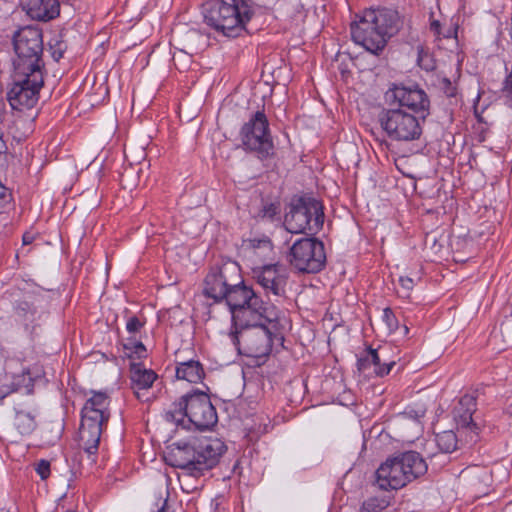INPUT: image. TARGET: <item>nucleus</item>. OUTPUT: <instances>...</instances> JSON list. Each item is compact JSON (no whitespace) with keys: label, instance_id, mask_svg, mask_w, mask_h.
<instances>
[{"label":"nucleus","instance_id":"46","mask_svg":"<svg viewBox=\"0 0 512 512\" xmlns=\"http://www.w3.org/2000/svg\"><path fill=\"white\" fill-rule=\"evenodd\" d=\"M507 98L508 106L512 109V90L502 91Z\"/></svg>","mask_w":512,"mask_h":512},{"label":"nucleus","instance_id":"40","mask_svg":"<svg viewBox=\"0 0 512 512\" xmlns=\"http://www.w3.org/2000/svg\"><path fill=\"white\" fill-rule=\"evenodd\" d=\"M430 31L438 38L441 39V23L439 20L433 19L430 22Z\"/></svg>","mask_w":512,"mask_h":512},{"label":"nucleus","instance_id":"45","mask_svg":"<svg viewBox=\"0 0 512 512\" xmlns=\"http://www.w3.org/2000/svg\"><path fill=\"white\" fill-rule=\"evenodd\" d=\"M34 237L30 233H24L22 236L23 245H29L33 242Z\"/></svg>","mask_w":512,"mask_h":512},{"label":"nucleus","instance_id":"41","mask_svg":"<svg viewBox=\"0 0 512 512\" xmlns=\"http://www.w3.org/2000/svg\"><path fill=\"white\" fill-rule=\"evenodd\" d=\"M15 392L13 387L10 384H3L0 386V403L3 399H5L8 395Z\"/></svg>","mask_w":512,"mask_h":512},{"label":"nucleus","instance_id":"13","mask_svg":"<svg viewBox=\"0 0 512 512\" xmlns=\"http://www.w3.org/2000/svg\"><path fill=\"white\" fill-rule=\"evenodd\" d=\"M223 300H225L232 313L231 320H236L235 312L243 309L251 310L263 320H280L278 314H268L267 304L255 293L252 287L244 283L241 272H239L238 277H234Z\"/></svg>","mask_w":512,"mask_h":512},{"label":"nucleus","instance_id":"9","mask_svg":"<svg viewBox=\"0 0 512 512\" xmlns=\"http://www.w3.org/2000/svg\"><path fill=\"white\" fill-rule=\"evenodd\" d=\"M13 48L16 53L14 71L25 74L27 72L45 73L43 60V33L42 30L25 26L14 32L12 37Z\"/></svg>","mask_w":512,"mask_h":512},{"label":"nucleus","instance_id":"35","mask_svg":"<svg viewBox=\"0 0 512 512\" xmlns=\"http://www.w3.org/2000/svg\"><path fill=\"white\" fill-rule=\"evenodd\" d=\"M381 328H386L390 333L401 331L403 336H406L409 332L408 327L405 325V322H378Z\"/></svg>","mask_w":512,"mask_h":512},{"label":"nucleus","instance_id":"39","mask_svg":"<svg viewBox=\"0 0 512 512\" xmlns=\"http://www.w3.org/2000/svg\"><path fill=\"white\" fill-rule=\"evenodd\" d=\"M36 472L39 474L42 480H45L50 475V462L47 460H40L36 466Z\"/></svg>","mask_w":512,"mask_h":512},{"label":"nucleus","instance_id":"29","mask_svg":"<svg viewBox=\"0 0 512 512\" xmlns=\"http://www.w3.org/2000/svg\"><path fill=\"white\" fill-rule=\"evenodd\" d=\"M123 348L128 358L142 359L146 357V347L141 341L135 338H128L127 342L123 344Z\"/></svg>","mask_w":512,"mask_h":512},{"label":"nucleus","instance_id":"43","mask_svg":"<svg viewBox=\"0 0 512 512\" xmlns=\"http://www.w3.org/2000/svg\"><path fill=\"white\" fill-rule=\"evenodd\" d=\"M503 411L505 414L512 416V395L505 398Z\"/></svg>","mask_w":512,"mask_h":512},{"label":"nucleus","instance_id":"5","mask_svg":"<svg viewBox=\"0 0 512 512\" xmlns=\"http://www.w3.org/2000/svg\"><path fill=\"white\" fill-rule=\"evenodd\" d=\"M164 418L177 427L190 429L193 426L199 431L211 429L218 421L210 396L199 389H192L173 402L165 411Z\"/></svg>","mask_w":512,"mask_h":512},{"label":"nucleus","instance_id":"19","mask_svg":"<svg viewBox=\"0 0 512 512\" xmlns=\"http://www.w3.org/2000/svg\"><path fill=\"white\" fill-rule=\"evenodd\" d=\"M108 420L81 416L79 428V446L83 448L91 463L95 462L98 452L103 427L107 425Z\"/></svg>","mask_w":512,"mask_h":512},{"label":"nucleus","instance_id":"8","mask_svg":"<svg viewBox=\"0 0 512 512\" xmlns=\"http://www.w3.org/2000/svg\"><path fill=\"white\" fill-rule=\"evenodd\" d=\"M426 120L394 106H383L377 114V123L392 142L408 144L419 141Z\"/></svg>","mask_w":512,"mask_h":512},{"label":"nucleus","instance_id":"23","mask_svg":"<svg viewBox=\"0 0 512 512\" xmlns=\"http://www.w3.org/2000/svg\"><path fill=\"white\" fill-rule=\"evenodd\" d=\"M13 426L17 432L22 435H30L37 427L36 408L24 404L14 407Z\"/></svg>","mask_w":512,"mask_h":512},{"label":"nucleus","instance_id":"30","mask_svg":"<svg viewBox=\"0 0 512 512\" xmlns=\"http://www.w3.org/2000/svg\"><path fill=\"white\" fill-rule=\"evenodd\" d=\"M417 64L422 70L426 72H431L436 69V61L434 56L429 52L428 49H425L421 45L417 47Z\"/></svg>","mask_w":512,"mask_h":512},{"label":"nucleus","instance_id":"37","mask_svg":"<svg viewBox=\"0 0 512 512\" xmlns=\"http://www.w3.org/2000/svg\"><path fill=\"white\" fill-rule=\"evenodd\" d=\"M440 85L441 90L448 98L456 97L458 93L457 86L453 84L449 78L444 77L441 80Z\"/></svg>","mask_w":512,"mask_h":512},{"label":"nucleus","instance_id":"6","mask_svg":"<svg viewBox=\"0 0 512 512\" xmlns=\"http://www.w3.org/2000/svg\"><path fill=\"white\" fill-rule=\"evenodd\" d=\"M428 466L416 451L388 458L376 470V484L382 490L400 489L427 472Z\"/></svg>","mask_w":512,"mask_h":512},{"label":"nucleus","instance_id":"50","mask_svg":"<svg viewBox=\"0 0 512 512\" xmlns=\"http://www.w3.org/2000/svg\"><path fill=\"white\" fill-rule=\"evenodd\" d=\"M475 116L478 120V122H483V118L475 111Z\"/></svg>","mask_w":512,"mask_h":512},{"label":"nucleus","instance_id":"49","mask_svg":"<svg viewBox=\"0 0 512 512\" xmlns=\"http://www.w3.org/2000/svg\"><path fill=\"white\" fill-rule=\"evenodd\" d=\"M392 314V310L390 308L384 309V315L386 318H389V315Z\"/></svg>","mask_w":512,"mask_h":512},{"label":"nucleus","instance_id":"47","mask_svg":"<svg viewBox=\"0 0 512 512\" xmlns=\"http://www.w3.org/2000/svg\"><path fill=\"white\" fill-rule=\"evenodd\" d=\"M6 149H7V146H6L5 141L3 140V134L0 133V154L5 152Z\"/></svg>","mask_w":512,"mask_h":512},{"label":"nucleus","instance_id":"26","mask_svg":"<svg viewBox=\"0 0 512 512\" xmlns=\"http://www.w3.org/2000/svg\"><path fill=\"white\" fill-rule=\"evenodd\" d=\"M101 310L105 320H139L122 300L105 299L101 304Z\"/></svg>","mask_w":512,"mask_h":512},{"label":"nucleus","instance_id":"31","mask_svg":"<svg viewBox=\"0 0 512 512\" xmlns=\"http://www.w3.org/2000/svg\"><path fill=\"white\" fill-rule=\"evenodd\" d=\"M49 51L51 53V57L59 62L61 58H63L65 51L67 50V43L62 39V35H56L52 37L49 42Z\"/></svg>","mask_w":512,"mask_h":512},{"label":"nucleus","instance_id":"25","mask_svg":"<svg viewBox=\"0 0 512 512\" xmlns=\"http://www.w3.org/2000/svg\"><path fill=\"white\" fill-rule=\"evenodd\" d=\"M42 374L43 369L38 364H34L31 367H24L20 374L13 376L10 385L15 392L24 389L26 394H31L34 389V383L38 378H41Z\"/></svg>","mask_w":512,"mask_h":512},{"label":"nucleus","instance_id":"36","mask_svg":"<svg viewBox=\"0 0 512 512\" xmlns=\"http://www.w3.org/2000/svg\"><path fill=\"white\" fill-rule=\"evenodd\" d=\"M12 193L0 182V214L10 205Z\"/></svg>","mask_w":512,"mask_h":512},{"label":"nucleus","instance_id":"28","mask_svg":"<svg viewBox=\"0 0 512 512\" xmlns=\"http://www.w3.org/2000/svg\"><path fill=\"white\" fill-rule=\"evenodd\" d=\"M435 441L443 453H452L458 448V438L454 431L446 430L436 434Z\"/></svg>","mask_w":512,"mask_h":512},{"label":"nucleus","instance_id":"4","mask_svg":"<svg viewBox=\"0 0 512 512\" xmlns=\"http://www.w3.org/2000/svg\"><path fill=\"white\" fill-rule=\"evenodd\" d=\"M280 322H232L230 337L240 354L253 358L267 357L274 346L284 348Z\"/></svg>","mask_w":512,"mask_h":512},{"label":"nucleus","instance_id":"21","mask_svg":"<svg viewBox=\"0 0 512 512\" xmlns=\"http://www.w3.org/2000/svg\"><path fill=\"white\" fill-rule=\"evenodd\" d=\"M24 9L28 16L37 21H50L60 14L59 0H28Z\"/></svg>","mask_w":512,"mask_h":512},{"label":"nucleus","instance_id":"38","mask_svg":"<svg viewBox=\"0 0 512 512\" xmlns=\"http://www.w3.org/2000/svg\"><path fill=\"white\" fill-rule=\"evenodd\" d=\"M247 243H248V247H250L251 249H254V250L260 249V248L270 249L272 246L271 240L267 236H264L262 238L249 239L247 241Z\"/></svg>","mask_w":512,"mask_h":512},{"label":"nucleus","instance_id":"14","mask_svg":"<svg viewBox=\"0 0 512 512\" xmlns=\"http://www.w3.org/2000/svg\"><path fill=\"white\" fill-rule=\"evenodd\" d=\"M44 74H21L14 71L13 83L7 91V100L13 110L31 109L37 104L40 90L44 85Z\"/></svg>","mask_w":512,"mask_h":512},{"label":"nucleus","instance_id":"12","mask_svg":"<svg viewBox=\"0 0 512 512\" xmlns=\"http://www.w3.org/2000/svg\"><path fill=\"white\" fill-rule=\"evenodd\" d=\"M384 103L408 110L424 120L430 115V98L418 84L392 83L384 94Z\"/></svg>","mask_w":512,"mask_h":512},{"label":"nucleus","instance_id":"24","mask_svg":"<svg viewBox=\"0 0 512 512\" xmlns=\"http://www.w3.org/2000/svg\"><path fill=\"white\" fill-rule=\"evenodd\" d=\"M108 406L109 398L107 394L103 392H95L86 400L81 410V416L109 420L110 412L108 410Z\"/></svg>","mask_w":512,"mask_h":512},{"label":"nucleus","instance_id":"2","mask_svg":"<svg viewBox=\"0 0 512 512\" xmlns=\"http://www.w3.org/2000/svg\"><path fill=\"white\" fill-rule=\"evenodd\" d=\"M357 17L350 24L351 38L373 55H379L403 25L399 12L387 7L369 8Z\"/></svg>","mask_w":512,"mask_h":512},{"label":"nucleus","instance_id":"34","mask_svg":"<svg viewBox=\"0 0 512 512\" xmlns=\"http://www.w3.org/2000/svg\"><path fill=\"white\" fill-rule=\"evenodd\" d=\"M399 284L401 290L398 291L401 297L408 298L410 295V291L413 289L414 281L412 278L408 276H400L399 277Z\"/></svg>","mask_w":512,"mask_h":512},{"label":"nucleus","instance_id":"32","mask_svg":"<svg viewBox=\"0 0 512 512\" xmlns=\"http://www.w3.org/2000/svg\"><path fill=\"white\" fill-rule=\"evenodd\" d=\"M280 213L279 202H264L259 209L256 218L261 220L274 221L275 217Z\"/></svg>","mask_w":512,"mask_h":512},{"label":"nucleus","instance_id":"10","mask_svg":"<svg viewBox=\"0 0 512 512\" xmlns=\"http://www.w3.org/2000/svg\"><path fill=\"white\" fill-rule=\"evenodd\" d=\"M239 147L247 153H253L256 157L265 161L275 155V146L270 129V123L264 108L252 112L239 130Z\"/></svg>","mask_w":512,"mask_h":512},{"label":"nucleus","instance_id":"15","mask_svg":"<svg viewBox=\"0 0 512 512\" xmlns=\"http://www.w3.org/2000/svg\"><path fill=\"white\" fill-rule=\"evenodd\" d=\"M290 264L303 273H318L326 264L325 247L317 238H301L290 248Z\"/></svg>","mask_w":512,"mask_h":512},{"label":"nucleus","instance_id":"18","mask_svg":"<svg viewBox=\"0 0 512 512\" xmlns=\"http://www.w3.org/2000/svg\"><path fill=\"white\" fill-rule=\"evenodd\" d=\"M253 278L262 287L267 296L284 297L288 276L280 264H268L252 270Z\"/></svg>","mask_w":512,"mask_h":512},{"label":"nucleus","instance_id":"16","mask_svg":"<svg viewBox=\"0 0 512 512\" xmlns=\"http://www.w3.org/2000/svg\"><path fill=\"white\" fill-rule=\"evenodd\" d=\"M239 272L241 269L236 263L212 267L204 279V295L214 299L215 302H222L234 277L239 276Z\"/></svg>","mask_w":512,"mask_h":512},{"label":"nucleus","instance_id":"1","mask_svg":"<svg viewBox=\"0 0 512 512\" xmlns=\"http://www.w3.org/2000/svg\"><path fill=\"white\" fill-rule=\"evenodd\" d=\"M226 450V445L218 438H193L171 444L165 461L181 469L184 475L199 478L219 463Z\"/></svg>","mask_w":512,"mask_h":512},{"label":"nucleus","instance_id":"33","mask_svg":"<svg viewBox=\"0 0 512 512\" xmlns=\"http://www.w3.org/2000/svg\"><path fill=\"white\" fill-rule=\"evenodd\" d=\"M388 506L386 498L370 497L363 502L359 512H383Z\"/></svg>","mask_w":512,"mask_h":512},{"label":"nucleus","instance_id":"17","mask_svg":"<svg viewBox=\"0 0 512 512\" xmlns=\"http://www.w3.org/2000/svg\"><path fill=\"white\" fill-rule=\"evenodd\" d=\"M482 389L477 388L472 394L463 395L453 409L457 429L469 433L471 442H476L481 430L473 415L477 411V397Z\"/></svg>","mask_w":512,"mask_h":512},{"label":"nucleus","instance_id":"11","mask_svg":"<svg viewBox=\"0 0 512 512\" xmlns=\"http://www.w3.org/2000/svg\"><path fill=\"white\" fill-rule=\"evenodd\" d=\"M49 296L45 292L23 291L12 286L0 298V307L11 306L13 316L19 318H42L47 311Z\"/></svg>","mask_w":512,"mask_h":512},{"label":"nucleus","instance_id":"27","mask_svg":"<svg viewBox=\"0 0 512 512\" xmlns=\"http://www.w3.org/2000/svg\"><path fill=\"white\" fill-rule=\"evenodd\" d=\"M176 377L189 383H199L205 377L203 365L198 360L176 362Z\"/></svg>","mask_w":512,"mask_h":512},{"label":"nucleus","instance_id":"20","mask_svg":"<svg viewBox=\"0 0 512 512\" xmlns=\"http://www.w3.org/2000/svg\"><path fill=\"white\" fill-rule=\"evenodd\" d=\"M395 361H386L379 349L367 346L366 349L357 355L356 367L359 373H365L371 367L378 377H384L390 373L395 366Z\"/></svg>","mask_w":512,"mask_h":512},{"label":"nucleus","instance_id":"44","mask_svg":"<svg viewBox=\"0 0 512 512\" xmlns=\"http://www.w3.org/2000/svg\"><path fill=\"white\" fill-rule=\"evenodd\" d=\"M452 37H457V27L449 28L446 32H441V38L449 39Z\"/></svg>","mask_w":512,"mask_h":512},{"label":"nucleus","instance_id":"3","mask_svg":"<svg viewBox=\"0 0 512 512\" xmlns=\"http://www.w3.org/2000/svg\"><path fill=\"white\" fill-rule=\"evenodd\" d=\"M259 6L252 0H208L202 5L204 23L223 36L250 33L248 23Z\"/></svg>","mask_w":512,"mask_h":512},{"label":"nucleus","instance_id":"42","mask_svg":"<svg viewBox=\"0 0 512 512\" xmlns=\"http://www.w3.org/2000/svg\"><path fill=\"white\" fill-rule=\"evenodd\" d=\"M146 322H127V330L129 333L138 332Z\"/></svg>","mask_w":512,"mask_h":512},{"label":"nucleus","instance_id":"22","mask_svg":"<svg viewBox=\"0 0 512 512\" xmlns=\"http://www.w3.org/2000/svg\"><path fill=\"white\" fill-rule=\"evenodd\" d=\"M130 379L134 394L137 399L143 401L144 394L141 391H146L153 385L157 374L151 369H146L141 363H131Z\"/></svg>","mask_w":512,"mask_h":512},{"label":"nucleus","instance_id":"7","mask_svg":"<svg viewBox=\"0 0 512 512\" xmlns=\"http://www.w3.org/2000/svg\"><path fill=\"white\" fill-rule=\"evenodd\" d=\"M324 218L323 203L306 193L293 195L283 224L290 233L316 235L323 228Z\"/></svg>","mask_w":512,"mask_h":512},{"label":"nucleus","instance_id":"48","mask_svg":"<svg viewBox=\"0 0 512 512\" xmlns=\"http://www.w3.org/2000/svg\"><path fill=\"white\" fill-rule=\"evenodd\" d=\"M166 507H167V499H164L162 506L160 508H158L157 512H166Z\"/></svg>","mask_w":512,"mask_h":512}]
</instances>
